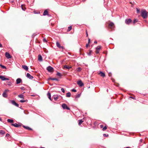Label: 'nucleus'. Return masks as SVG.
Wrapping results in <instances>:
<instances>
[{
    "instance_id": "aec40b11",
    "label": "nucleus",
    "mask_w": 148,
    "mask_h": 148,
    "mask_svg": "<svg viewBox=\"0 0 148 148\" xmlns=\"http://www.w3.org/2000/svg\"><path fill=\"white\" fill-rule=\"evenodd\" d=\"M5 55L6 58H9V53L6 52L5 53Z\"/></svg>"
},
{
    "instance_id": "09e8293b",
    "label": "nucleus",
    "mask_w": 148,
    "mask_h": 148,
    "mask_svg": "<svg viewBox=\"0 0 148 148\" xmlns=\"http://www.w3.org/2000/svg\"><path fill=\"white\" fill-rule=\"evenodd\" d=\"M89 46V44L88 43L86 45V47L87 48Z\"/></svg>"
},
{
    "instance_id": "e2e57ef3",
    "label": "nucleus",
    "mask_w": 148,
    "mask_h": 148,
    "mask_svg": "<svg viewBox=\"0 0 148 148\" xmlns=\"http://www.w3.org/2000/svg\"><path fill=\"white\" fill-rule=\"evenodd\" d=\"M106 136V134H103V136Z\"/></svg>"
},
{
    "instance_id": "f03ea898",
    "label": "nucleus",
    "mask_w": 148,
    "mask_h": 148,
    "mask_svg": "<svg viewBox=\"0 0 148 148\" xmlns=\"http://www.w3.org/2000/svg\"><path fill=\"white\" fill-rule=\"evenodd\" d=\"M47 69L49 72H52L53 71V68L50 66L47 67Z\"/></svg>"
},
{
    "instance_id": "f257e3e1",
    "label": "nucleus",
    "mask_w": 148,
    "mask_h": 148,
    "mask_svg": "<svg viewBox=\"0 0 148 148\" xmlns=\"http://www.w3.org/2000/svg\"><path fill=\"white\" fill-rule=\"evenodd\" d=\"M141 15L142 16L143 18H147V13L145 10H144L142 11L141 12Z\"/></svg>"
},
{
    "instance_id": "b1692460",
    "label": "nucleus",
    "mask_w": 148,
    "mask_h": 148,
    "mask_svg": "<svg viewBox=\"0 0 148 148\" xmlns=\"http://www.w3.org/2000/svg\"><path fill=\"white\" fill-rule=\"evenodd\" d=\"M18 97L21 98H23L24 99V96L23 94H20L18 95Z\"/></svg>"
},
{
    "instance_id": "dca6fc26",
    "label": "nucleus",
    "mask_w": 148,
    "mask_h": 148,
    "mask_svg": "<svg viewBox=\"0 0 148 148\" xmlns=\"http://www.w3.org/2000/svg\"><path fill=\"white\" fill-rule=\"evenodd\" d=\"M22 81V80L20 78H18L16 80V83L17 84H19Z\"/></svg>"
},
{
    "instance_id": "a878e982",
    "label": "nucleus",
    "mask_w": 148,
    "mask_h": 148,
    "mask_svg": "<svg viewBox=\"0 0 148 148\" xmlns=\"http://www.w3.org/2000/svg\"><path fill=\"white\" fill-rule=\"evenodd\" d=\"M101 49V47L100 46H98L96 48V50L99 51Z\"/></svg>"
},
{
    "instance_id": "2f4dec72",
    "label": "nucleus",
    "mask_w": 148,
    "mask_h": 148,
    "mask_svg": "<svg viewBox=\"0 0 148 148\" xmlns=\"http://www.w3.org/2000/svg\"><path fill=\"white\" fill-rule=\"evenodd\" d=\"M50 79L52 80H56L57 81H58V79L56 78H50Z\"/></svg>"
},
{
    "instance_id": "58836bf2",
    "label": "nucleus",
    "mask_w": 148,
    "mask_h": 148,
    "mask_svg": "<svg viewBox=\"0 0 148 148\" xmlns=\"http://www.w3.org/2000/svg\"><path fill=\"white\" fill-rule=\"evenodd\" d=\"M92 52V51H89V53H88V55H91V53Z\"/></svg>"
},
{
    "instance_id": "4d7b16f0",
    "label": "nucleus",
    "mask_w": 148,
    "mask_h": 148,
    "mask_svg": "<svg viewBox=\"0 0 148 148\" xmlns=\"http://www.w3.org/2000/svg\"><path fill=\"white\" fill-rule=\"evenodd\" d=\"M34 13H35V14H38V13H39H39H36V11H34Z\"/></svg>"
},
{
    "instance_id": "0eeeda50",
    "label": "nucleus",
    "mask_w": 148,
    "mask_h": 148,
    "mask_svg": "<svg viewBox=\"0 0 148 148\" xmlns=\"http://www.w3.org/2000/svg\"><path fill=\"white\" fill-rule=\"evenodd\" d=\"M56 45L57 47L59 48H62V49H64V47L63 46H61L60 44L58 42H56Z\"/></svg>"
},
{
    "instance_id": "7ed1b4c3",
    "label": "nucleus",
    "mask_w": 148,
    "mask_h": 148,
    "mask_svg": "<svg viewBox=\"0 0 148 148\" xmlns=\"http://www.w3.org/2000/svg\"><path fill=\"white\" fill-rule=\"evenodd\" d=\"M62 106L63 109H66L69 110H70V108L67 106L66 104L65 103L62 104Z\"/></svg>"
},
{
    "instance_id": "9d476101",
    "label": "nucleus",
    "mask_w": 148,
    "mask_h": 148,
    "mask_svg": "<svg viewBox=\"0 0 148 148\" xmlns=\"http://www.w3.org/2000/svg\"><path fill=\"white\" fill-rule=\"evenodd\" d=\"M11 103L13 105H14L15 106L18 107L19 106V104L17 103H16L15 101H11Z\"/></svg>"
},
{
    "instance_id": "49530a36",
    "label": "nucleus",
    "mask_w": 148,
    "mask_h": 148,
    "mask_svg": "<svg viewBox=\"0 0 148 148\" xmlns=\"http://www.w3.org/2000/svg\"><path fill=\"white\" fill-rule=\"evenodd\" d=\"M136 10H137V13H139L140 12L139 9H138V8H136Z\"/></svg>"
},
{
    "instance_id": "5701e85b",
    "label": "nucleus",
    "mask_w": 148,
    "mask_h": 148,
    "mask_svg": "<svg viewBox=\"0 0 148 148\" xmlns=\"http://www.w3.org/2000/svg\"><path fill=\"white\" fill-rule=\"evenodd\" d=\"M79 121V125H80L81 124L84 122V121H83L82 119H81L80 120H79L78 121Z\"/></svg>"
},
{
    "instance_id": "a211bd4d",
    "label": "nucleus",
    "mask_w": 148,
    "mask_h": 148,
    "mask_svg": "<svg viewBox=\"0 0 148 148\" xmlns=\"http://www.w3.org/2000/svg\"><path fill=\"white\" fill-rule=\"evenodd\" d=\"M22 9L24 11H25L26 9V8L25 5H22L21 6Z\"/></svg>"
},
{
    "instance_id": "39448f33",
    "label": "nucleus",
    "mask_w": 148,
    "mask_h": 148,
    "mask_svg": "<svg viewBox=\"0 0 148 148\" xmlns=\"http://www.w3.org/2000/svg\"><path fill=\"white\" fill-rule=\"evenodd\" d=\"M114 24L112 22H110L109 24L108 27L111 29H113L114 27Z\"/></svg>"
},
{
    "instance_id": "f704fd0d",
    "label": "nucleus",
    "mask_w": 148,
    "mask_h": 148,
    "mask_svg": "<svg viewBox=\"0 0 148 148\" xmlns=\"http://www.w3.org/2000/svg\"><path fill=\"white\" fill-rule=\"evenodd\" d=\"M80 94H78L76 96V98H78L80 97Z\"/></svg>"
},
{
    "instance_id": "72a5a7b5",
    "label": "nucleus",
    "mask_w": 148,
    "mask_h": 148,
    "mask_svg": "<svg viewBox=\"0 0 148 148\" xmlns=\"http://www.w3.org/2000/svg\"><path fill=\"white\" fill-rule=\"evenodd\" d=\"M107 128V127L106 126H105L103 128L102 130L103 131L105 130Z\"/></svg>"
},
{
    "instance_id": "a18cd8bd",
    "label": "nucleus",
    "mask_w": 148,
    "mask_h": 148,
    "mask_svg": "<svg viewBox=\"0 0 148 148\" xmlns=\"http://www.w3.org/2000/svg\"><path fill=\"white\" fill-rule=\"evenodd\" d=\"M13 120L12 119H10V123H12L13 122Z\"/></svg>"
},
{
    "instance_id": "ea45409f",
    "label": "nucleus",
    "mask_w": 148,
    "mask_h": 148,
    "mask_svg": "<svg viewBox=\"0 0 148 148\" xmlns=\"http://www.w3.org/2000/svg\"><path fill=\"white\" fill-rule=\"evenodd\" d=\"M71 90L72 91L74 92H76V90L74 89H72Z\"/></svg>"
},
{
    "instance_id": "4468645a",
    "label": "nucleus",
    "mask_w": 148,
    "mask_h": 148,
    "mask_svg": "<svg viewBox=\"0 0 148 148\" xmlns=\"http://www.w3.org/2000/svg\"><path fill=\"white\" fill-rule=\"evenodd\" d=\"M38 59L39 61H42V57L40 55H38Z\"/></svg>"
},
{
    "instance_id": "4c0bfd02",
    "label": "nucleus",
    "mask_w": 148,
    "mask_h": 148,
    "mask_svg": "<svg viewBox=\"0 0 148 148\" xmlns=\"http://www.w3.org/2000/svg\"><path fill=\"white\" fill-rule=\"evenodd\" d=\"M61 91L63 93H64L65 92V90L63 88H62L61 89Z\"/></svg>"
},
{
    "instance_id": "5fc2aeb1",
    "label": "nucleus",
    "mask_w": 148,
    "mask_h": 148,
    "mask_svg": "<svg viewBox=\"0 0 148 148\" xmlns=\"http://www.w3.org/2000/svg\"><path fill=\"white\" fill-rule=\"evenodd\" d=\"M7 121L9 123V119H8V120H7Z\"/></svg>"
},
{
    "instance_id": "c03bdc74",
    "label": "nucleus",
    "mask_w": 148,
    "mask_h": 148,
    "mask_svg": "<svg viewBox=\"0 0 148 148\" xmlns=\"http://www.w3.org/2000/svg\"><path fill=\"white\" fill-rule=\"evenodd\" d=\"M99 52V51L97 50H96V51H95V53H96V54H98Z\"/></svg>"
},
{
    "instance_id": "052dcab7",
    "label": "nucleus",
    "mask_w": 148,
    "mask_h": 148,
    "mask_svg": "<svg viewBox=\"0 0 148 148\" xmlns=\"http://www.w3.org/2000/svg\"><path fill=\"white\" fill-rule=\"evenodd\" d=\"M12 58V56L10 55V59L11 58Z\"/></svg>"
},
{
    "instance_id": "a19ab883",
    "label": "nucleus",
    "mask_w": 148,
    "mask_h": 148,
    "mask_svg": "<svg viewBox=\"0 0 148 148\" xmlns=\"http://www.w3.org/2000/svg\"><path fill=\"white\" fill-rule=\"evenodd\" d=\"M86 37H88V32H87V30H86Z\"/></svg>"
},
{
    "instance_id": "8fccbe9b",
    "label": "nucleus",
    "mask_w": 148,
    "mask_h": 148,
    "mask_svg": "<svg viewBox=\"0 0 148 148\" xmlns=\"http://www.w3.org/2000/svg\"><path fill=\"white\" fill-rule=\"evenodd\" d=\"M9 136V134H7L6 135V136H5V137H8V136Z\"/></svg>"
},
{
    "instance_id": "2eb2a0df",
    "label": "nucleus",
    "mask_w": 148,
    "mask_h": 148,
    "mask_svg": "<svg viewBox=\"0 0 148 148\" xmlns=\"http://www.w3.org/2000/svg\"><path fill=\"white\" fill-rule=\"evenodd\" d=\"M22 68L25 70L26 71H28V67L26 66V65H22Z\"/></svg>"
},
{
    "instance_id": "9b49d317",
    "label": "nucleus",
    "mask_w": 148,
    "mask_h": 148,
    "mask_svg": "<svg viewBox=\"0 0 148 148\" xmlns=\"http://www.w3.org/2000/svg\"><path fill=\"white\" fill-rule=\"evenodd\" d=\"M98 74L100 75L101 76L103 77H104L105 76V74L101 71H100L98 73Z\"/></svg>"
},
{
    "instance_id": "bb28decb",
    "label": "nucleus",
    "mask_w": 148,
    "mask_h": 148,
    "mask_svg": "<svg viewBox=\"0 0 148 148\" xmlns=\"http://www.w3.org/2000/svg\"><path fill=\"white\" fill-rule=\"evenodd\" d=\"M53 98L54 99V100L55 101H56V100H57V99H58V96L54 95L53 96Z\"/></svg>"
},
{
    "instance_id": "13d9d810",
    "label": "nucleus",
    "mask_w": 148,
    "mask_h": 148,
    "mask_svg": "<svg viewBox=\"0 0 148 148\" xmlns=\"http://www.w3.org/2000/svg\"><path fill=\"white\" fill-rule=\"evenodd\" d=\"M94 43H97V41H95L94 42Z\"/></svg>"
},
{
    "instance_id": "20e7f679",
    "label": "nucleus",
    "mask_w": 148,
    "mask_h": 148,
    "mask_svg": "<svg viewBox=\"0 0 148 148\" xmlns=\"http://www.w3.org/2000/svg\"><path fill=\"white\" fill-rule=\"evenodd\" d=\"M132 22V20L130 18L126 19L125 21V22L128 25L130 24Z\"/></svg>"
},
{
    "instance_id": "603ef678",
    "label": "nucleus",
    "mask_w": 148,
    "mask_h": 148,
    "mask_svg": "<svg viewBox=\"0 0 148 148\" xmlns=\"http://www.w3.org/2000/svg\"><path fill=\"white\" fill-rule=\"evenodd\" d=\"M103 126L102 125H101L100 126V127L101 128H103Z\"/></svg>"
},
{
    "instance_id": "412c9836",
    "label": "nucleus",
    "mask_w": 148,
    "mask_h": 148,
    "mask_svg": "<svg viewBox=\"0 0 148 148\" xmlns=\"http://www.w3.org/2000/svg\"><path fill=\"white\" fill-rule=\"evenodd\" d=\"M5 133V132L3 130H0V134L1 135H4Z\"/></svg>"
},
{
    "instance_id": "bf43d9fd",
    "label": "nucleus",
    "mask_w": 148,
    "mask_h": 148,
    "mask_svg": "<svg viewBox=\"0 0 148 148\" xmlns=\"http://www.w3.org/2000/svg\"><path fill=\"white\" fill-rule=\"evenodd\" d=\"M111 74H109V76H111Z\"/></svg>"
},
{
    "instance_id": "6ab92c4d",
    "label": "nucleus",
    "mask_w": 148,
    "mask_h": 148,
    "mask_svg": "<svg viewBox=\"0 0 148 148\" xmlns=\"http://www.w3.org/2000/svg\"><path fill=\"white\" fill-rule=\"evenodd\" d=\"M23 127L24 128L26 129H27L28 130H32V129L28 126H25L23 125Z\"/></svg>"
},
{
    "instance_id": "1a4fd4ad",
    "label": "nucleus",
    "mask_w": 148,
    "mask_h": 148,
    "mask_svg": "<svg viewBox=\"0 0 148 148\" xmlns=\"http://www.w3.org/2000/svg\"><path fill=\"white\" fill-rule=\"evenodd\" d=\"M0 79H1L2 81H5L6 80H9V79L3 76H2L0 75Z\"/></svg>"
},
{
    "instance_id": "ddd939ff",
    "label": "nucleus",
    "mask_w": 148,
    "mask_h": 148,
    "mask_svg": "<svg viewBox=\"0 0 148 148\" xmlns=\"http://www.w3.org/2000/svg\"><path fill=\"white\" fill-rule=\"evenodd\" d=\"M49 15L48 12L47 11V10H45L44 12L43 13V15L44 16H46V15Z\"/></svg>"
},
{
    "instance_id": "6e6552de",
    "label": "nucleus",
    "mask_w": 148,
    "mask_h": 148,
    "mask_svg": "<svg viewBox=\"0 0 148 148\" xmlns=\"http://www.w3.org/2000/svg\"><path fill=\"white\" fill-rule=\"evenodd\" d=\"M11 125L12 126H14V127H16L21 126V125H18L16 123H11Z\"/></svg>"
},
{
    "instance_id": "680f3d73",
    "label": "nucleus",
    "mask_w": 148,
    "mask_h": 148,
    "mask_svg": "<svg viewBox=\"0 0 148 148\" xmlns=\"http://www.w3.org/2000/svg\"><path fill=\"white\" fill-rule=\"evenodd\" d=\"M133 99H135V98H134L133 97H131Z\"/></svg>"
},
{
    "instance_id": "e433bc0d",
    "label": "nucleus",
    "mask_w": 148,
    "mask_h": 148,
    "mask_svg": "<svg viewBox=\"0 0 148 148\" xmlns=\"http://www.w3.org/2000/svg\"><path fill=\"white\" fill-rule=\"evenodd\" d=\"M137 22V20H136V19H135L133 22L134 24L136 23Z\"/></svg>"
},
{
    "instance_id": "f3484780",
    "label": "nucleus",
    "mask_w": 148,
    "mask_h": 148,
    "mask_svg": "<svg viewBox=\"0 0 148 148\" xmlns=\"http://www.w3.org/2000/svg\"><path fill=\"white\" fill-rule=\"evenodd\" d=\"M47 96L48 97V98L51 101L52 100L51 98V94L50 92H48V93L47 94Z\"/></svg>"
},
{
    "instance_id": "4be33fe9",
    "label": "nucleus",
    "mask_w": 148,
    "mask_h": 148,
    "mask_svg": "<svg viewBox=\"0 0 148 148\" xmlns=\"http://www.w3.org/2000/svg\"><path fill=\"white\" fill-rule=\"evenodd\" d=\"M3 96L4 97H6L8 95L6 94V92H3Z\"/></svg>"
},
{
    "instance_id": "de8ad7c7",
    "label": "nucleus",
    "mask_w": 148,
    "mask_h": 148,
    "mask_svg": "<svg viewBox=\"0 0 148 148\" xmlns=\"http://www.w3.org/2000/svg\"><path fill=\"white\" fill-rule=\"evenodd\" d=\"M21 89L22 90H25V88H24V87H22L21 88Z\"/></svg>"
},
{
    "instance_id": "37998d69",
    "label": "nucleus",
    "mask_w": 148,
    "mask_h": 148,
    "mask_svg": "<svg viewBox=\"0 0 148 148\" xmlns=\"http://www.w3.org/2000/svg\"><path fill=\"white\" fill-rule=\"evenodd\" d=\"M11 3L13 5H14L15 4V3L14 1H12Z\"/></svg>"
},
{
    "instance_id": "6e6d98bb",
    "label": "nucleus",
    "mask_w": 148,
    "mask_h": 148,
    "mask_svg": "<svg viewBox=\"0 0 148 148\" xmlns=\"http://www.w3.org/2000/svg\"><path fill=\"white\" fill-rule=\"evenodd\" d=\"M0 121H2V119L0 117Z\"/></svg>"
},
{
    "instance_id": "cd10ccee",
    "label": "nucleus",
    "mask_w": 148,
    "mask_h": 148,
    "mask_svg": "<svg viewBox=\"0 0 148 148\" xmlns=\"http://www.w3.org/2000/svg\"><path fill=\"white\" fill-rule=\"evenodd\" d=\"M64 68L68 69H69L71 68V67L69 66H68L67 65H65L64 66Z\"/></svg>"
},
{
    "instance_id": "c756f323",
    "label": "nucleus",
    "mask_w": 148,
    "mask_h": 148,
    "mask_svg": "<svg viewBox=\"0 0 148 148\" xmlns=\"http://www.w3.org/2000/svg\"><path fill=\"white\" fill-rule=\"evenodd\" d=\"M56 75L57 76H59V77H61L62 75V74H61L59 72H58L57 73Z\"/></svg>"
},
{
    "instance_id": "79ce46f5",
    "label": "nucleus",
    "mask_w": 148,
    "mask_h": 148,
    "mask_svg": "<svg viewBox=\"0 0 148 148\" xmlns=\"http://www.w3.org/2000/svg\"><path fill=\"white\" fill-rule=\"evenodd\" d=\"M43 41H44V42H47V40H46V39L45 38H44L43 39Z\"/></svg>"
},
{
    "instance_id": "473e14b6",
    "label": "nucleus",
    "mask_w": 148,
    "mask_h": 148,
    "mask_svg": "<svg viewBox=\"0 0 148 148\" xmlns=\"http://www.w3.org/2000/svg\"><path fill=\"white\" fill-rule=\"evenodd\" d=\"M0 66H1V67L2 69H6V68L5 66L1 65V64H0Z\"/></svg>"
},
{
    "instance_id": "f8f14e48",
    "label": "nucleus",
    "mask_w": 148,
    "mask_h": 148,
    "mask_svg": "<svg viewBox=\"0 0 148 148\" xmlns=\"http://www.w3.org/2000/svg\"><path fill=\"white\" fill-rule=\"evenodd\" d=\"M26 76L29 79H32L33 78V77L29 73H27L26 75Z\"/></svg>"
},
{
    "instance_id": "864d4df0",
    "label": "nucleus",
    "mask_w": 148,
    "mask_h": 148,
    "mask_svg": "<svg viewBox=\"0 0 148 148\" xmlns=\"http://www.w3.org/2000/svg\"><path fill=\"white\" fill-rule=\"evenodd\" d=\"M8 91H9V90L8 89H6V90H5V92H7Z\"/></svg>"
},
{
    "instance_id": "7c9ffc66",
    "label": "nucleus",
    "mask_w": 148,
    "mask_h": 148,
    "mask_svg": "<svg viewBox=\"0 0 148 148\" xmlns=\"http://www.w3.org/2000/svg\"><path fill=\"white\" fill-rule=\"evenodd\" d=\"M72 28V27L71 26H69L68 27V29H67V31L68 32L70 31Z\"/></svg>"
},
{
    "instance_id": "423d86ee",
    "label": "nucleus",
    "mask_w": 148,
    "mask_h": 148,
    "mask_svg": "<svg viewBox=\"0 0 148 148\" xmlns=\"http://www.w3.org/2000/svg\"><path fill=\"white\" fill-rule=\"evenodd\" d=\"M77 83L78 85L80 87H82L84 85V84L82 82L81 80L78 81L77 82Z\"/></svg>"
},
{
    "instance_id": "c85d7f7f",
    "label": "nucleus",
    "mask_w": 148,
    "mask_h": 148,
    "mask_svg": "<svg viewBox=\"0 0 148 148\" xmlns=\"http://www.w3.org/2000/svg\"><path fill=\"white\" fill-rule=\"evenodd\" d=\"M76 70L77 71L80 72L82 70V68L80 67H79Z\"/></svg>"
},
{
    "instance_id": "393cba45",
    "label": "nucleus",
    "mask_w": 148,
    "mask_h": 148,
    "mask_svg": "<svg viewBox=\"0 0 148 148\" xmlns=\"http://www.w3.org/2000/svg\"><path fill=\"white\" fill-rule=\"evenodd\" d=\"M71 94L70 92H68L66 93V96L67 97H71Z\"/></svg>"
},
{
    "instance_id": "c9c22d12",
    "label": "nucleus",
    "mask_w": 148,
    "mask_h": 148,
    "mask_svg": "<svg viewBox=\"0 0 148 148\" xmlns=\"http://www.w3.org/2000/svg\"><path fill=\"white\" fill-rule=\"evenodd\" d=\"M26 101V100H21L20 101V102L21 103H23Z\"/></svg>"
},
{
    "instance_id": "3c124183",
    "label": "nucleus",
    "mask_w": 148,
    "mask_h": 148,
    "mask_svg": "<svg viewBox=\"0 0 148 148\" xmlns=\"http://www.w3.org/2000/svg\"><path fill=\"white\" fill-rule=\"evenodd\" d=\"M90 42V39L89 38H88V43L89 44Z\"/></svg>"
}]
</instances>
